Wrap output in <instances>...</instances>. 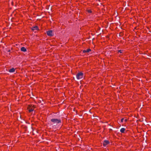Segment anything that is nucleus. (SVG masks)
<instances>
[{"instance_id":"f257e3e1","label":"nucleus","mask_w":151,"mask_h":151,"mask_svg":"<svg viewBox=\"0 0 151 151\" xmlns=\"http://www.w3.org/2000/svg\"><path fill=\"white\" fill-rule=\"evenodd\" d=\"M54 124L57 125L58 124L61 122V120L57 119H52L50 120Z\"/></svg>"},{"instance_id":"f03ea898","label":"nucleus","mask_w":151,"mask_h":151,"mask_svg":"<svg viewBox=\"0 0 151 151\" xmlns=\"http://www.w3.org/2000/svg\"><path fill=\"white\" fill-rule=\"evenodd\" d=\"M76 77L77 79H81L83 78V73L81 72H79L77 74Z\"/></svg>"},{"instance_id":"7ed1b4c3","label":"nucleus","mask_w":151,"mask_h":151,"mask_svg":"<svg viewBox=\"0 0 151 151\" xmlns=\"http://www.w3.org/2000/svg\"><path fill=\"white\" fill-rule=\"evenodd\" d=\"M47 35L50 36H53L52 32V30H49L47 32Z\"/></svg>"},{"instance_id":"20e7f679","label":"nucleus","mask_w":151,"mask_h":151,"mask_svg":"<svg viewBox=\"0 0 151 151\" xmlns=\"http://www.w3.org/2000/svg\"><path fill=\"white\" fill-rule=\"evenodd\" d=\"M109 143V142L108 140H105L103 142V145L104 147H106L107 145Z\"/></svg>"},{"instance_id":"39448f33","label":"nucleus","mask_w":151,"mask_h":151,"mask_svg":"<svg viewBox=\"0 0 151 151\" xmlns=\"http://www.w3.org/2000/svg\"><path fill=\"white\" fill-rule=\"evenodd\" d=\"M38 29V27L37 26H34L31 28L32 30H37Z\"/></svg>"},{"instance_id":"423d86ee","label":"nucleus","mask_w":151,"mask_h":151,"mask_svg":"<svg viewBox=\"0 0 151 151\" xmlns=\"http://www.w3.org/2000/svg\"><path fill=\"white\" fill-rule=\"evenodd\" d=\"M21 50L22 51H23L24 52H26L27 51L26 49L24 47H22L21 48Z\"/></svg>"},{"instance_id":"0eeeda50","label":"nucleus","mask_w":151,"mask_h":151,"mask_svg":"<svg viewBox=\"0 0 151 151\" xmlns=\"http://www.w3.org/2000/svg\"><path fill=\"white\" fill-rule=\"evenodd\" d=\"M91 51V50L90 49H88L86 50H83V53L88 52Z\"/></svg>"},{"instance_id":"6e6552de","label":"nucleus","mask_w":151,"mask_h":151,"mask_svg":"<svg viewBox=\"0 0 151 151\" xmlns=\"http://www.w3.org/2000/svg\"><path fill=\"white\" fill-rule=\"evenodd\" d=\"M15 69L14 68H12L9 70V72L10 73H13L15 71Z\"/></svg>"},{"instance_id":"1a4fd4ad","label":"nucleus","mask_w":151,"mask_h":151,"mask_svg":"<svg viewBox=\"0 0 151 151\" xmlns=\"http://www.w3.org/2000/svg\"><path fill=\"white\" fill-rule=\"evenodd\" d=\"M125 130V129L124 128H122L121 129L120 131L121 133H124V132Z\"/></svg>"},{"instance_id":"9d476101","label":"nucleus","mask_w":151,"mask_h":151,"mask_svg":"<svg viewBox=\"0 0 151 151\" xmlns=\"http://www.w3.org/2000/svg\"><path fill=\"white\" fill-rule=\"evenodd\" d=\"M33 111V109L32 108H31V109H30L29 110V112H31Z\"/></svg>"},{"instance_id":"9b49d317","label":"nucleus","mask_w":151,"mask_h":151,"mask_svg":"<svg viewBox=\"0 0 151 151\" xmlns=\"http://www.w3.org/2000/svg\"><path fill=\"white\" fill-rule=\"evenodd\" d=\"M122 50H118V52H119L121 53H122Z\"/></svg>"},{"instance_id":"f8f14e48","label":"nucleus","mask_w":151,"mask_h":151,"mask_svg":"<svg viewBox=\"0 0 151 151\" xmlns=\"http://www.w3.org/2000/svg\"><path fill=\"white\" fill-rule=\"evenodd\" d=\"M88 12L89 13H91V10H88Z\"/></svg>"},{"instance_id":"ddd939ff","label":"nucleus","mask_w":151,"mask_h":151,"mask_svg":"<svg viewBox=\"0 0 151 151\" xmlns=\"http://www.w3.org/2000/svg\"><path fill=\"white\" fill-rule=\"evenodd\" d=\"M124 120V118H122L121 119V122H122L123 121V120Z\"/></svg>"},{"instance_id":"4468645a","label":"nucleus","mask_w":151,"mask_h":151,"mask_svg":"<svg viewBox=\"0 0 151 151\" xmlns=\"http://www.w3.org/2000/svg\"><path fill=\"white\" fill-rule=\"evenodd\" d=\"M124 121H125V122H126L127 121V119H125Z\"/></svg>"},{"instance_id":"2eb2a0df","label":"nucleus","mask_w":151,"mask_h":151,"mask_svg":"<svg viewBox=\"0 0 151 151\" xmlns=\"http://www.w3.org/2000/svg\"><path fill=\"white\" fill-rule=\"evenodd\" d=\"M10 51V50H8V52H9Z\"/></svg>"}]
</instances>
